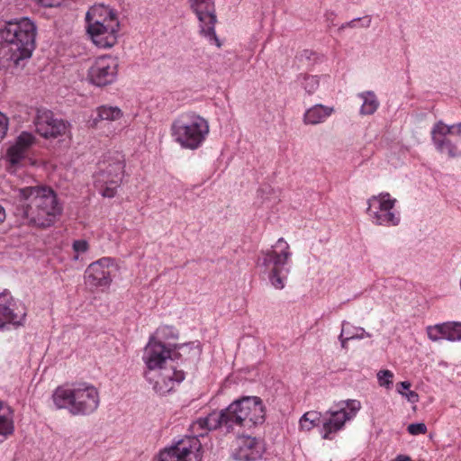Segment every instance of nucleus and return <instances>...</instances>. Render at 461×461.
I'll return each instance as SVG.
<instances>
[{"instance_id":"ddd939ff","label":"nucleus","mask_w":461,"mask_h":461,"mask_svg":"<svg viewBox=\"0 0 461 461\" xmlns=\"http://www.w3.org/2000/svg\"><path fill=\"white\" fill-rule=\"evenodd\" d=\"M146 378L153 384L154 391L164 395L173 391L185 379V373L176 369L175 364L165 366L152 373H146Z\"/></svg>"},{"instance_id":"72a5a7b5","label":"nucleus","mask_w":461,"mask_h":461,"mask_svg":"<svg viewBox=\"0 0 461 461\" xmlns=\"http://www.w3.org/2000/svg\"><path fill=\"white\" fill-rule=\"evenodd\" d=\"M105 186L102 190V195L104 197L112 198L116 194V189L118 186H120L121 184H113V183H108L104 184Z\"/></svg>"},{"instance_id":"dca6fc26","label":"nucleus","mask_w":461,"mask_h":461,"mask_svg":"<svg viewBox=\"0 0 461 461\" xmlns=\"http://www.w3.org/2000/svg\"><path fill=\"white\" fill-rule=\"evenodd\" d=\"M142 358L149 369L148 373L175 364V361L171 358V350L160 341L156 340L154 337L149 339Z\"/></svg>"},{"instance_id":"4c0bfd02","label":"nucleus","mask_w":461,"mask_h":461,"mask_svg":"<svg viewBox=\"0 0 461 461\" xmlns=\"http://www.w3.org/2000/svg\"><path fill=\"white\" fill-rule=\"evenodd\" d=\"M40 4L45 7H52L59 5V0H39Z\"/></svg>"},{"instance_id":"412c9836","label":"nucleus","mask_w":461,"mask_h":461,"mask_svg":"<svg viewBox=\"0 0 461 461\" xmlns=\"http://www.w3.org/2000/svg\"><path fill=\"white\" fill-rule=\"evenodd\" d=\"M123 116L122 111L118 106L101 105L95 110V116L90 121L91 126L95 129H104L107 127V135L115 131V128L111 129L110 123L117 122Z\"/></svg>"},{"instance_id":"a878e982","label":"nucleus","mask_w":461,"mask_h":461,"mask_svg":"<svg viewBox=\"0 0 461 461\" xmlns=\"http://www.w3.org/2000/svg\"><path fill=\"white\" fill-rule=\"evenodd\" d=\"M14 432V423L11 413H0V443Z\"/></svg>"},{"instance_id":"20e7f679","label":"nucleus","mask_w":461,"mask_h":461,"mask_svg":"<svg viewBox=\"0 0 461 461\" xmlns=\"http://www.w3.org/2000/svg\"><path fill=\"white\" fill-rule=\"evenodd\" d=\"M36 30L34 23L26 17L0 27V42L6 43L9 59L16 66L31 58L35 49Z\"/></svg>"},{"instance_id":"c756f323","label":"nucleus","mask_w":461,"mask_h":461,"mask_svg":"<svg viewBox=\"0 0 461 461\" xmlns=\"http://www.w3.org/2000/svg\"><path fill=\"white\" fill-rule=\"evenodd\" d=\"M72 249L75 252L73 258L77 260L79 255L84 254L89 249V243L86 240H76L72 243Z\"/></svg>"},{"instance_id":"bb28decb","label":"nucleus","mask_w":461,"mask_h":461,"mask_svg":"<svg viewBox=\"0 0 461 461\" xmlns=\"http://www.w3.org/2000/svg\"><path fill=\"white\" fill-rule=\"evenodd\" d=\"M321 413L314 411L305 412L299 420L301 430L310 431L316 427L321 418Z\"/></svg>"},{"instance_id":"423d86ee","label":"nucleus","mask_w":461,"mask_h":461,"mask_svg":"<svg viewBox=\"0 0 461 461\" xmlns=\"http://www.w3.org/2000/svg\"><path fill=\"white\" fill-rule=\"evenodd\" d=\"M208 134V122L192 112L181 114L171 125V135L174 140L186 149H199Z\"/></svg>"},{"instance_id":"c85d7f7f","label":"nucleus","mask_w":461,"mask_h":461,"mask_svg":"<svg viewBox=\"0 0 461 461\" xmlns=\"http://www.w3.org/2000/svg\"><path fill=\"white\" fill-rule=\"evenodd\" d=\"M302 86L304 88L308 95H312L319 87L320 80L317 76L304 75L302 77Z\"/></svg>"},{"instance_id":"7ed1b4c3","label":"nucleus","mask_w":461,"mask_h":461,"mask_svg":"<svg viewBox=\"0 0 461 461\" xmlns=\"http://www.w3.org/2000/svg\"><path fill=\"white\" fill-rule=\"evenodd\" d=\"M52 400L58 409H67L72 415H90L100 404L97 388L86 382L58 386Z\"/></svg>"},{"instance_id":"4be33fe9","label":"nucleus","mask_w":461,"mask_h":461,"mask_svg":"<svg viewBox=\"0 0 461 461\" xmlns=\"http://www.w3.org/2000/svg\"><path fill=\"white\" fill-rule=\"evenodd\" d=\"M35 137L32 133L23 131L17 138L15 143L7 150V158L11 165H18L25 158L29 148L34 143Z\"/></svg>"},{"instance_id":"f03ea898","label":"nucleus","mask_w":461,"mask_h":461,"mask_svg":"<svg viewBox=\"0 0 461 461\" xmlns=\"http://www.w3.org/2000/svg\"><path fill=\"white\" fill-rule=\"evenodd\" d=\"M16 212L33 225H52L62 212L56 193L46 185L15 187L13 190Z\"/></svg>"},{"instance_id":"4468645a","label":"nucleus","mask_w":461,"mask_h":461,"mask_svg":"<svg viewBox=\"0 0 461 461\" xmlns=\"http://www.w3.org/2000/svg\"><path fill=\"white\" fill-rule=\"evenodd\" d=\"M33 123L36 131L45 139H55L65 135L68 123L54 116L53 113L45 108L37 109Z\"/></svg>"},{"instance_id":"79ce46f5","label":"nucleus","mask_w":461,"mask_h":461,"mask_svg":"<svg viewBox=\"0 0 461 461\" xmlns=\"http://www.w3.org/2000/svg\"><path fill=\"white\" fill-rule=\"evenodd\" d=\"M364 19L366 20V24H364L363 26L364 27H369L370 26V23H371V17L370 16H366L364 17Z\"/></svg>"},{"instance_id":"9b49d317","label":"nucleus","mask_w":461,"mask_h":461,"mask_svg":"<svg viewBox=\"0 0 461 461\" xmlns=\"http://www.w3.org/2000/svg\"><path fill=\"white\" fill-rule=\"evenodd\" d=\"M201 448L197 436L185 437L160 451L158 461H192L193 457L195 461H201Z\"/></svg>"},{"instance_id":"393cba45","label":"nucleus","mask_w":461,"mask_h":461,"mask_svg":"<svg viewBox=\"0 0 461 461\" xmlns=\"http://www.w3.org/2000/svg\"><path fill=\"white\" fill-rule=\"evenodd\" d=\"M443 339L461 340V322L448 321L442 323Z\"/></svg>"},{"instance_id":"5701e85b","label":"nucleus","mask_w":461,"mask_h":461,"mask_svg":"<svg viewBox=\"0 0 461 461\" xmlns=\"http://www.w3.org/2000/svg\"><path fill=\"white\" fill-rule=\"evenodd\" d=\"M334 113L332 106L315 104L307 109L303 114V122L307 125H316L324 122Z\"/></svg>"},{"instance_id":"b1692460","label":"nucleus","mask_w":461,"mask_h":461,"mask_svg":"<svg viewBox=\"0 0 461 461\" xmlns=\"http://www.w3.org/2000/svg\"><path fill=\"white\" fill-rule=\"evenodd\" d=\"M357 96L363 101L359 111L361 115H371L376 112L380 104L373 91L359 93Z\"/></svg>"},{"instance_id":"0eeeda50","label":"nucleus","mask_w":461,"mask_h":461,"mask_svg":"<svg viewBox=\"0 0 461 461\" xmlns=\"http://www.w3.org/2000/svg\"><path fill=\"white\" fill-rule=\"evenodd\" d=\"M292 257L289 244L284 238L278 239L274 246L260 252L257 264L269 270L268 278L276 289H283L287 279L289 268L286 267Z\"/></svg>"},{"instance_id":"1a4fd4ad","label":"nucleus","mask_w":461,"mask_h":461,"mask_svg":"<svg viewBox=\"0 0 461 461\" xmlns=\"http://www.w3.org/2000/svg\"><path fill=\"white\" fill-rule=\"evenodd\" d=\"M336 411H328L322 417V438L332 439L333 434L343 429L348 420H352L361 409V403L357 400H347L338 404Z\"/></svg>"},{"instance_id":"aec40b11","label":"nucleus","mask_w":461,"mask_h":461,"mask_svg":"<svg viewBox=\"0 0 461 461\" xmlns=\"http://www.w3.org/2000/svg\"><path fill=\"white\" fill-rule=\"evenodd\" d=\"M262 455L260 443L252 437H240L236 440L233 457L238 461H254Z\"/></svg>"},{"instance_id":"c9c22d12","label":"nucleus","mask_w":461,"mask_h":461,"mask_svg":"<svg viewBox=\"0 0 461 461\" xmlns=\"http://www.w3.org/2000/svg\"><path fill=\"white\" fill-rule=\"evenodd\" d=\"M347 324L346 321H343L342 322V330H341V333L339 334V339L341 343V347L343 348H347V342L350 339H354V336H347V337H344V332H345V325Z\"/></svg>"},{"instance_id":"a19ab883","label":"nucleus","mask_w":461,"mask_h":461,"mask_svg":"<svg viewBox=\"0 0 461 461\" xmlns=\"http://www.w3.org/2000/svg\"><path fill=\"white\" fill-rule=\"evenodd\" d=\"M5 219V208L0 204V222H3Z\"/></svg>"},{"instance_id":"7c9ffc66","label":"nucleus","mask_w":461,"mask_h":461,"mask_svg":"<svg viewBox=\"0 0 461 461\" xmlns=\"http://www.w3.org/2000/svg\"><path fill=\"white\" fill-rule=\"evenodd\" d=\"M393 373L390 370H381L377 373L380 386L390 388L393 384Z\"/></svg>"},{"instance_id":"58836bf2","label":"nucleus","mask_w":461,"mask_h":461,"mask_svg":"<svg viewBox=\"0 0 461 461\" xmlns=\"http://www.w3.org/2000/svg\"><path fill=\"white\" fill-rule=\"evenodd\" d=\"M359 20H360V18L353 19L352 21L348 22V23H346L342 24L341 29H344V28H346V27H355V23H356V22H357V21H359Z\"/></svg>"},{"instance_id":"473e14b6","label":"nucleus","mask_w":461,"mask_h":461,"mask_svg":"<svg viewBox=\"0 0 461 461\" xmlns=\"http://www.w3.org/2000/svg\"><path fill=\"white\" fill-rule=\"evenodd\" d=\"M407 431L413 436L423 435L427 432V426L423 422L411 423L408 425Z\"/></svg>"},{"instance_id":"6e6552de","label":"nucleus","mask_w":461,"mask_h":461,"mask_svg":"<svg viewBox=\"0 0 461 461\" xmlns=\"http://www.w3.org/2000/svg\"><path fill=\"white\" fill-rule=\"evenodd\" d=\"M396 199L392 198L389 193H380L367 200L366 213L373 223L382 226H397L400 222V214L395 212Z\"/></svg>"},{"instance_id":"f704fd0d","label":"nucleus","mask_w":461,"mask_h":461,"mask_svg":"<svg viewBox=\"0 0 461 461\" xmlns=\"http://www.w3.org/2000/svg\"><path fill=\"white\" fill-rule=\"evenodd\" d=\"M9 126L8 117L0 112V141L5 137Z\"/></svg>"},{"instance_id":"ea45409f","label":"nucleus","mask_w":461,"mask_h":461,"mask_svg":"<svg viewBox=\"0 0 461 461\" xmlns=\"http://www.w3.org/2000/svg\"><path fill=\"white\" fill-rule=\"evenodd\" d=\"M393 461H413V460L407 456L399 455Z\"/></svg>"},{"instance_id":"f257e3e1","label":"nucleus","mask_w":461,"mask_h":461,"mask_svg":"<svg viewBox=\"0 0 461 461\" xmlns=\"http://www.w3.org/2000/svg\"><path fill=\"white\" fill-rule=\"evenodd\" d=\"M266 420V409L262 400L257 396H245L232 402L220 412H212L205 418H200L192 425L193 429H216L224 428L226 431L236 427L251 429L263 424Z\"/></svg>"},{"instance_id":"39448f33","label":"nucleus","mask_w":461,"mask_h":461,"mask_svg":"<svg viewBox=\"0 0 461 461\" xmlns=\"http://www.w3.org/2000/svg\"><path fill=\"white\" fill-rule=\"evenodd\" d=\"M86 32L93 43L101 49L113 47L118 41L120 23L116 13L104 5H95L86 15Z\"/></svg>"},{"instance_id":"9d476101","label":"nucleus","mask_w":461,"mask_h":461,"mask_svg":"<svg viewBox=\"0 0 461 461\" xmlns=\"http://www.w3.org/2000/svg\"><path fill=\"white\" fill-rule=\"evenodd\" d=\"M191 9L196 14L199 21V33L211 44L218 48L221 46L220 40L215 33L217 23L215 5L213 0H189Z\"/></svg>"},{"instance_id":"f3484780","label":"nucleus","mask_w":461,"mask_h":461,"mask_svg":"<svg viewBox=\"0 0 461 461\" xmlns=\"http://www.w3.org/2000/svg\"><path fill=\"white\" fill-rule=\"evenodd\" d=\"M113 260L111 258H102L91 263L85 271V282L94 288L108 287L112 283V268Z\"/></svg>"},{"instance_id":"a211bd4d","label":"nucleus","mask_w":461,"mask_h":461,"mask_svg":"<svg viewBox=\"0 0 461 461\" xmlns=\"http://www.w3.org/2000/svg\"><path fill=\"white\" fill-rule=\"evenodd\" d=\"M25 316L26 308L24 304L14 302L8 294L0 295V328L5 323L22 325Z\"/></svg>"},{"instance_id":"cd10ccee","label":"nucleus","mask_w":461,"mask_h":461,"mask_svg":"<svg viewBox=\"0 0 461 461\" xmlns=\"http://www.w3.org/2000/svg\"><path fill=\"white\" fill-rule=\"evenodd\" d=\"M411 384L408 381L400 382L397 384V392L405 397L410 402L416 403L419 401V394L411 391Z\"/></svg>"},{"instance_id":"2f4dec72","label":"nucleus","mask_w":461,"mask_h":461,"mask_svg":"<svg viewBox=\"0 0 461 461\" xmlns=\"http://www.w3.org/2000/svg\"><path fill=\"white\" fill-rule=\"evenodd\" d=\"M427 335L432 341L443 339L442 323L436 324L434 326H429L427 328Z\"/></svg>"},{"instance_id":"f8f14e48","label":"nucleus","mask_w":461,"mask_h":461,"mask_svg":"<svg viewBox=\"0 0 461 461\" xmlns=\"http://www.w3.org/2000/svg\"><path fill=\"white\" fill-rule=\"evenodd\" d=\"M118 59L111 55L97 58L88 69L87 77L96 86L113 83L118 74Z\"/></svg>"},{"instance_id":"2eb2a0df","label":"nucleus","mask_w":461,"mask_h":461,"mask_svg":"<svg viewBox=\"0 0 461 461\" xmlns=\"http://www.w3.org/2000/svg\"><path fill=\"white\" fill-rule=\"evenodd\" d=\"M448 135L461 137V122L447 125L442 121L436 122L431 130V139L436 149L441 153H447L450 158L459 156L456 146L447 138Z\"/></svg>"},{"instance_id":"6ab92c4d","label":"nucleus","mask_w":461,"mask_h":461,"mask_svg":"<svg viewBox=\"0 0 461 461\" xmlns=\"http://www.w3.org/2000/svg\"><path fill=\"white\" fill-rule=\"evenodd\" d=\"M105 163L107 165L98 174L97 181L103 184H121L125 167L123 156L119 152H115L114 156L109 158Z\"/></svg>"},{"instance_id":"e433bc0d","label":"nucleus","mask_w":461,"mask_h":461,"mask_svg":"<svg viewBox=\"0 0 461 461\" xmlns=\"http://www.w3.org/2000/svg\"><path fill=\"white\" fill-rule=\"evenodd\" d=\"M357 333H352V334H349L348 333V336H354V339H363V338H370L371 335L367 332L365 331V330L363 328H357Z\"/></svg>"}]
</instances>
